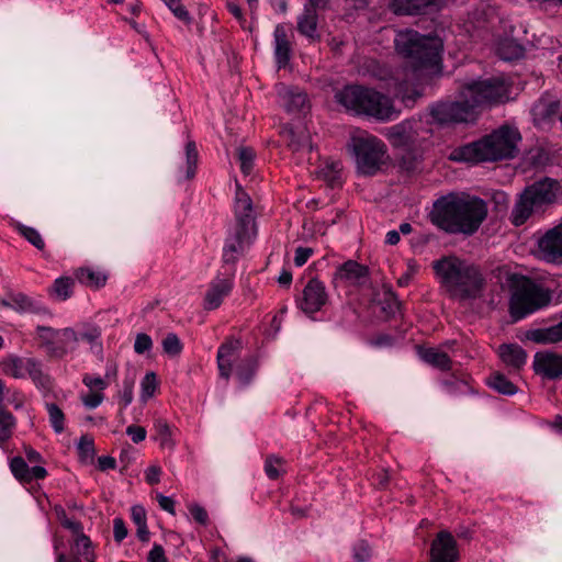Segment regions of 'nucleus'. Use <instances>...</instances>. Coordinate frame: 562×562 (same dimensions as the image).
<instances>
[{
  "label": "nucleus",
  "mask_w": 562,
  "mask_h": 562,
  "mask_svg": "<svg viewBox=\"0 0 562 562\" xmlns=\"http://www.w3.org/2000/svg\"><path fill=\"white\" fill-rule=\"evenodd\" d=\"M394 45L406 61L405 78L398 82L396 94L406 106H413L423 95L419 85L429 72L439 69L443 43L437 35L405 29L396 32Z\"/></svg>",
  "instance_id": "obj_1"
},
{
  "label": "nucleus",
  "mask_w": 562,
  "mask_h": 562,
  "mask_svg": "<svg viewBox=\"0 0 562 562\" xmlns=\"http://www.w3.org/2000/svg\"><path fill=\"white\" fill-rule=\"evenodd\" d=\"M487 216L486 203L476 196L450 193L434 202L430 222L449 234L473 235Z\"/></svg>",
  "instance_id": "obj_2"
},
{
  "label": "nucleus",
  "mask_w": 562,
  "mask_h": 562,
  "mask_svg": "<svg viewBox=\"0 0 562 562\" xmlns=\"http://www.w3.org/2000/svg\"><path fill=\"white\" fill-rule=\"evenodd\" d=\"M434 269L452 299L465 301L482 296L485 278L477 266L457 257H447L435 261Z\"/></svg>",
  "instance_id": "obj_3"
},
{
  "label": "nucleus",
  "mask_w": 562,
  "mask_h": 562,
  "mask_svg": "<svg viewBox=\"0 0 562 562\" xmlns=\"http://www.w3.org/2000/svg\"><path fill=\"white\" fill-rule=\"evenodd\" d=\"M520 134L516 128L502 126L480 140L456 149L451 158L460 161H497L515 157Z\"/></svg>",
  "instance_id": "obj_4"
},
{
  "label": "nucleus",
  "mask_w": 562,
  "mask_h": 562,
  "mask_svg": "<svg viewBox=\"0 0 562 562\" xmlns=\"http://www.w3.org/2000/svg\"><path fill=\"white\" fill-rule=\"evenodd\" d=\"M335 101L346 111L367 115L379 121H390L398 116L390 97L360 85H349L335 92Z\"/></svg>",
  "instance_id": "obj_5"
},
{
  "label": "nucleus",
  "mask_w": 562,
  "mask_h": 562,
  "mask_svg": "<svg viewBox=\"0 0 562 562\" xmlns=\"http://www.w3.org/2000/svg\"><path fill=\"white\" fill-rule=\"evenodd\" d=\"M509 289V312L514 321L547 307L552 300L550 289L528 277L512 276Z\"/></svg>",
  "instance_id": "obj_6"
},
{
  "label": "nucleus",
  "mask_w": 562,
  "mask_h": 562,
  "mask_svg": "<svg viewBox=\"0 0 562 562\" xmlns=\"http://www.w3.org/2000/svg\"><path fill=\"white\" fill-rule=\"evenodd\" d=\"M359 175L372 177L390 164L387 147L383 140L366 132L356 131L347 144Z\"/></svg>",
  "instance_id": "obj_7"
},
{
  "label": "nucleus",
  "mask_w": 562,
  "mask_h": 562,
  "mask_svg": "<svg viewBox=\"0 0 562 562\" xmlns=\"http://www.w3.org/2000/svg\"><path fill=\"white\" fill-rule=\"evenodd\" d=\"M561 194V186L555 179L543 178L533 182L516 201L510 214L512 223L515 226L525 224L533 212L557 203Z\"/></svg>",
  "instance_id": "obj_8"
},
{
  "label": "nucleus",
  "mask_w": 562,
  "mask_h": 562,
  "mask_svg": "<svg viewBox=\"0 0 562 562\" xmlns=\"http://www.w3.org/2000/svg\"><path fill=\"white\" fill-rule=\"evenodd\" d=\"M510 90L512 83L504 77L472 80L463 85V95L470 97L477 110L507 102Z\"/></svg>",
  "instance_id": "obj_9"
},
{
  "label": "nucleus",
  "mask_w": 562,
  "mask_h": 562,
  "mask_svg": "<svg viewBox=\"0 0 562 562\" xmlns=\"http://www.w3.org/2000/svg\"><path fill=\"white\" fill-rule=\"evenodd\" d=\"M430 114L439 124H458L474 122L479 110L470 97L463 95V86L454 101H445L434 104Z\"/></svg>",
  "instance_id": "obj_10"
},
{
  "label": "nucleus",
  "mask_w": 562,
  "mask_h": 562,
  "mask_svg": "<svg viewBox=\"0 0 562 562\" xmlns=\"http://www.w3.org/2000/svg\"><path fill=\"white\" fill-rule=\"evenodd\" d=\"M427 131L417 120H406L386 130L385 136L396 148H413L420 144Z\"/></svg>",
  "instance_id": "obj_11"
},
{
  "label": "nucleus",
  "mask_w": 562,
  "mask_h": 562,
  "mask_svg": "<svg viewBox=\"0 0 562 562\" xmlns=\"http://www.w3.org/2000/svg\"><path fill=\"white\" fill-rule=\"evenodd\" d=\"M328 302V294L323 282L318 279H311L303 289L302 299L299 301L300 308L307 315H312Z\"/></svg>",
  "instance_id": "obj_12"
},
{
  "label": "nucleus",
  "mask_w": 562,
  "mask_h": 562,
  "mask_svg": "<svg viewBox=\"0 0 562 562\" xmlns=\"http://www.w3.org/2000/svg\"><path fill=\"white\" fill-rule=\"evenodd\" d=\"M235 218L234 228L256 233L252 201L239 184L235 195Z\"/></svg>",
  "instance_id": "obj_13"
},
{
  "label": "nucleus",
  "mask_w": 562,
  "mask_h": 562,
  "mask_svg": "<svg viewBox=\"0 0 562 562\" xmlns=\"http://www.w3.org/2000/svg\"><path fill=\"white\" fill-rule=\"evenodd\" d=\"M0 305L11 308L20 314H49V311L43 304L22 292H8L2 299H0Z\"/></svg>",
  "instance_id": "obj_14"
},
{
  "label": "nucleus",
  "mask_w": 562,
  "mask_h": 562,
  "mask_svg": "<svg viewBox=\"0 0 562 562\" xmlns=\"http://www.w3.org/2000/svg\"><path fill=\"white\" fill-rule=\"evenodd\" d=\"M538 248L546 261L562 263V222L538 240Z\"/></svg>",
  "instance_id": "obj_15"
},
{
  "label": "nucleus",
  "mask_w": 562,
  "mask_h": 562,
  "mask_svg": "<svg viewBox=\"0 0 562 562\" xmlns=\"http://www.w3.org/2000/svg\"><path fill=\"white\" fill-rule=\"evenodd\" d=\"M256 233L233 228L223 248V260L225 263H235L244 254L246 247L251 243Z\"/></svg>",
  "instance_id": "obj_16"
},
{
  "label": "nucleus",
  "mask_w": 562,
  "mask_h": 562,
  "mask_svg": "<svg viewBox=\"0 0 562 562\" xmlns=\"http://www.w3.org/2000/svg\"><path fill=\"white\" fill-rule=\"evenodd\" d=\"M368 278V268L355 260H348L340 265L333 278L335 286L360 285Z\"/></svg>",
  "instance_id": "obj_17"
},
{
  "label": "nucleus",
  "mask_w": 562,
  "mask_h": 562,
  "mask_svg": "<svg viewBox=\"0 0 562 562\" xmlns=\"http://www.w3.org/2000/svg\"><path fill=\"white\" fill-rule=\"evenodd\" d=\"M457 542L448 531H440L431 543L430 562H456Z\"/></svg>",
  "instance_id": "obj_18"
},
{
  "label": "nucleus",
  "mask_w": 562,
  "mask_h": 562,
  "mask_svg": "<svg viewBox=\"0 0 562 562\" xmlns=\"http://www.w3.org/2000/svg\"><path fill=\"white\" fill-rule=\"evenodd\" d=\"M537 374L549 380H558L562 376V356L554 352H537L532 363Z\"/></svg>",
  "instance_id": "obj_19"
},
{
  "label": "nucleus",
  "mask_w": 562,
  "mask_h": 562,
  "mask_svg": "<svg viewBox=\"0 0 562 562\" xmlns=\"http://www.w3.org/2000/svg\"><path fill=\"white\" fill-rule=\"evenodd\" d=\"M443 0H391L390 9L396 15H418L437 9Z\"/></svg>",
  "instance_id": "obj_20"
},
{
  "label": "nucleus",
  "mask_w": 562,
  "mask_h": 562,
  "mask_svg": "<svg viewBox=\"0 0 562 562\" xmlns=\"http://www.w3.org/2000/svg\"><path fill=\"white\" fill-rule=\"evenodd\" d=\"M233 289L231 279H215L210 283L204 296V308L213 311L222 304L225 296H227Z\"/></svg>",
  "instance_id": "obj_21"
},
{
  "label": "nucleus",
  "mask_w": 562,
  "mask_h": 562,
  "mask_svg": "<svg viewBox=\"0 0 562 562\" xmlns=\"http://www.w3.org/2000/svg\"><path fill=\"white\" fill-rule=\"evenodd\" d=\"M241 342L239 339L231 338L217 351V367L220 375L228 380L232 373L233 360L236 352L240 349Z\"/></svg>",
  "instance_id": "obj_22"
},
{
  "label": "nucleus",
  "mask_w": 562,
  "mask_h": 562,
  "mask_svg": "<svg viewBox=\"0 0 562 562\" xmlns=\"http://www.w3.org/2000/svg\"><path fill=\"white\" fill-rule=\"evenodd\" d=\"M273 36L276 63L278 68L281 69L284 68L291 59L292 44L282 24L276 26Z\"/></svg>",
  "instance_id": "obj_23"
},
{
  "label": "nucleus",
  "mask_w": 562,
  "mask_h": 562,
  "mask_svg": "<svg viewBox=\"0 0 562 562\" xmlns=\"http://www.w3.org/2000/svg\"><path fill=\"white\" fill-rule=\"evenodd\" d=\"M277 91L281 105L288 112L301 111L306 104V94L297 88L279 85Z\"/></svg>",
  "instance_id": "obj_24"
},
{
  "label": "nucleus",
  "mask_w": 562,
  "mask_h": 562,
  "mask_svg": "<svg viewBox=\"0 0 562 562\" xmlns=\"http://www.w3.org/2000/svg\"><path fill=\"white\" fill-rule=\"evenodd\" d=\"M503 363L514 371H519L527 361V352L517 344H503L498 347Z\"/></svg>",
  "instance_id": "obj_25"
},
{
  "label": "nucleus",
  "mask_w": 562,
  "mask_h": 562,
  "mask_svg": "<svg viewBox=\"0 0 562 562\" xmlns=\"http://www.w3.org/2000/svg\"><path fill=\"white\" fill-rule=\"evenodd\" d=\"M75 278L83 285L91 289L103 288L108 276L102 271H97L88 267L78 268L75 271Z\"/></svg>",
  "instance_id": "obj_26"
},
{
  "label": "nucleus",
  "mask_w": 562,
  "mask_h": 562,
  "mask_svg": "<svg viewBox=\"0 0 562 562\" xmlns=\"http://www.w3.org/2000/svg\"><path fill=\"white\" fill-rule=\"evenodd\" d=\"M317 30V12L311 5H304V12L297 18V31L310 38H314Z\"/></svg>",
  "instance_id": "obj_27"
},
{
  "label": "nucleus",
  "mask_w": 562,
  "mask_h": 562,
  "mask_svg": "<svg viewBox=\"0 0 562 562\" xmlns=\"http://www.w3.org/2000/svg\"><path fill=\"white\" fill-rule=\"evenodd\" d=\"M36 331L38 338L43 341L52 355L56 357H63L67 353L66 348L56 346L59 330H55L54 328L47 326H37Z\"/></svg>",
  "instance_id": "obj_28"
},
{
  "label": "nucleus",
  "mask_w": 562,
  "mask_h": 562,
  "mask_svg": "<svg viewBox=\"0 0 562 562\" xmlns=\"http://www.w3.org/2000/svg\"><path fill=\"white\" fill-rule=\"evenodd\" d=\"M283 135L292 150L299 151L305 148L308 150L312 149L310 134L304 128L299 131H294L292 128L284 130Z\"/></svg>",
  "instance_id": "obj_29"
},
{
  "label": "nucleus",
  "mask_w": 562,
  "mask_h": 562,
  "mask_svg": "<svg viewBox=\"0 0 562 562\" xmlns=\"http://www.w3.org/2000/svg\"><path fill=\"white\" fill-rule=\"evenodd\" d=\"M422 359L431 364L435 368L440 370H449L451 366V360L447 353L435 349V348H426L420 350Z\"/></svg>",
  "instance_id": "obj_30"
},
{
  "label": "nucleus",
  "mask_w": 562,
  "mask_h": 562,
  "mask_svg": "<svg viewBox=\"0 0 562 562\" xmlns=\"http://www.w3.org/2000/svg\"><path fill=\"white\" fill-rule=\"evenodd\" d=\"M1 368L7 375L14 379H23L26 376V359L9 357L1 362Z\"/></svg>",
  "instance_id": "obj_31"
},
{
  "label": "nucleus",
  "mask_w": 562,
  "mask_h": 562,
  "mask_svg": "<svg viewBox=\"0 0 562 562\" xmlns=\"http://www.w3.org/2000/svg\"><path fill=\"white\" fill-rule=\"evenodd\" d=\"M487 384L504 395H514L517 393V386L499 372L491 374L487 380Z\"/></svg>",
  "instance_id": "obj_32"
},
{
  "label": "nucleus",
  "mask_w": 562,
  "mask_h": 562,
  "mask_svg": "<svg viewBox=\"0 0 562 562\" xmlns=\"http://www.w3.org/2000/svg\"><path fill=\"white\" fill-rule=\"evenodd\" d=\"M74 283V279L69 277L57 278L49 289V293L56 299L65 301L71 296Z\"/></svg>",
  "instance_id": "obj_33"
},
{
  "label": "nucleus",
  "mask_w": 562,
  "mask_h": 562,
  "mask_svg": "<svg viewBox=\"0 0 562 562\" xmlns=\"http://www.w3.org/2000/svg\"><path fill=\"white\" fill-rule=\"evenodd\" d=\"M75 550L78 555H81L86 559L87 562H95V554L92 550V542L88 536H86L82 530L79 532H75Z\"/></svg>",
  "instance_id": "obj_34"
},
{
  "label": "nucleus",
  "mask_w": 562,
  "mask_h": 562,
  "mask_svg": "<svg viewBox=\"0 0 562 562\" xmlns=\"http://www.w3.org/2000/svg\"><path fill=\"white\" fill-rule=\"evenodd\" d=\"M236 155L241 172L245 176L250 175L254 169L256 158L254 149L250 147L240 146L237 148Z\"/></svg>",
  "instance_id": "obj_35"
},
{
  "label": "nucleus",
  "mask_w": 562,
  "mask_h": 562,
  "mask_svg": "<svg viewBox=\"0 0 562 562\" xmlns=\"http://www.w3.org/2000/svg\"><path fill=\"white\" fill-rule=\"evenodd\" d=\"M79 340H85L93 348L101 337V328L91 323L82 324L77 330Z\"/></svg>",
  "instance_id": "obj_36"
},
{
  "label": "nucleus",
  "mask_w": 562,
  "mask_h": 562,
  "mask_svg": "<svg viewBox=\"0 0 562 562\" xmlns=\"http://www.w3.org/2000/svg\"><path fill=\"white\" fill-rule=\"evenodd\" d=\"M46 409L49 417V423L55 430V432L60 434L64 431L65 427V414L63 411L54 403H47Z\"/></svg>",
  "instance_id": "obj_37"
},
{
  "label": "nucleus",
  "mask_w": 562,
  "mask_h": 562,
  "mask_svg": "<svg viewBox=\"0 0 562 562\" xmlns=\"http://www.w3.org/2000/svg\"><path fill=\"white\" fill-rule=\"evenodd\" d=\"M265 472L271 480H277L285 472L284 461L277 456H269L265 462Z\"/></svg>",
  "instance_id": "obj_38"
},
{
  "label": "nucleus",
  "mask_w": 562,
  "mask_h": 562,
  "mask_svg": "<svg viewBox=\"0 0 562 562\" xmlns=\"http://www.w3.org/2000/svg\"><path fill=\"white\" fill-rule=\"evenodd\" d=\"M257 369L256 361L251 358L243 360L237 368V378L243 385L248 384Z\"/></svg>",
  "instance_id": "obj_39"
},
{
  "label": "nucleus",
  "mask_w": 562,
  "mask_h": 562,
  "mask_svg": "<svg viewBox=\"0 0 562 562\" xmlns=\"http://www.w3.org/2000/svg\"><path fill=\"white\" fill-rule=\"evenodd\" d=\"M499 56L505 60L519 58L524 55V48L513 41H505L498 47Z\"/></svg>",
  "instance_id": "obj_40"
},
{
  "label": "nucleus",
  "mask_w": 562,
  "mask_h": 562,
  "mask_svg": "<svg viewBox=\"0 0 562 562\" xmlns=\"http://www.w3.org/2000/svg\"><path fill=\"white\" fill-rule=\"evenodd\" d=\"M158 386L157 376L154 372H147L140 383V400L147 402L154 396Z\"/></svg>",
  "instance_id": "obj_41"
},
{
  "label": "nucleus",
  "mask_w": 562,
  "mask_h": 562,
  "mask_svg": "<svg viewBox=\"0 0 562 562\" xmlns=\"http://www.w3.org/2000/svg\"><path fill=\"white\" fill-rule=\"evenodd\" d=\"M162 350L170 357H177L182 351V342L175 333H168L161 341Z\"/></svg>",
  "instance_id": "obj_42"
},
{
  "label": "nucleus",
  "mask_w": 562,
  "mask_h": 562,
  "mask_svg": "<svg viewBox=\"0 0 562 562\" xmlns=\"http://www.w3.org/2000/svg\"><path fill=\"white\" fill-rule=\"evenodd\" d=\"M16 228L19 233L38 250H43L45 248V243L35 228L22 224H18Z\"/></svg>",
  "instance_id": "obj_43"
},
{
  "label": "nucleus",
  "mask_w": 562,
  "mask_h": 562,
  "mask_svg": "<svg viewBox=\"0 0 562 562\" xmlns=\"http://www.w3.org/2000/svg\"><path fill=\"white\" fill-rule=\"evenodd\" d=\"M14 425L13 415L5 409H0V442L10 438Z\"/></svg>",
  "instance_id": "obj_44"
},
{
  "label": "nucleus",
  "mask_w": 562,
  "mask_h": 562,
  "mask_svg": "<svg viewBox=\"0 0 562 562\" xmlns=\"http://www.w3.org/2000/svg\"><path fill=\"white\" fill-rule=\"evenodd\" d=\"M13 475L21 482H30V467L22 457H14L10 462Z\"/></svg>",
  "instance_id": "obj_45"
},
{
  "label": "nucleus",
  "mask_w": 562,
  "mask_h": 562,
  "mask_svg": "<svg viewBox=\"0 0 562 562\" xmlns=\"http://www.w3.org/2000/svg\"><path fill=\"white\" fill-rule=\"evenodd\" d=\"M186 156H187V178L191 179L195 173V167L198 162V149L196 145L193 140H189L186 145Z\"/></svg>",
  "instance_id": "obj_46"
},
{
  "label": "nucleus",
  "mask_w": 562,
  "mask_h": 562,
  "mask_svg": "<svg viewBox=\"0 0 562 562\" xmlns=\"http://www.w3.org/2000/svg\"><path fill=\"white\" fill-rule=\"evenodd\" d=\"M57 339L60 341L61 346L60 347H64L67 349V351L69 350L68 349V346H70V349H74V347L78 344L79 341V338H78V333L77 330L72 329V328H64L61 330H59L58 333V337Z\"/></svg>",
  "instance_id": "obj_47"
},
{
  "label": "nucleus",
  "mask_w": 562,
  "mask_h": 562,
  "mask_svg": "<svg viewBox=\"0 0 562 562\" xmlns=\"http://www.w3.org/2000/svg\"><path fill=\"white\" fill-rule=\"evenodd\" d=\"M55 513L63 527L69 529L72 533L82 530L81 522L69 519L67 517L66 510L61 506H55Z\"/></svg>",
  "instance_id": "obj_48"
},
{
  "label": "nucleus",
  "mask_w": 562,
  "mask_h": 562,
  "mask_svg": "<svg viewBox=\"0 0 562 562\" xmlns=\"http://www.w3.org/2000/svg\"><path fill=\"white\" fill-rule=\"evenodd\" d=\"M133 389H134V380L133 379H124L122 390L119 393L121 411L127 407L133 401Z\"/></svg>",
  "instance_id": "obj_49"
},
{
  "label": "nucleus",
  "mask_w": 562,
  "mask_h": 562,
  "mask_svg": "<svg viewBox=\"0 0 562 562\" xmlns=\"http://www.w3.org/2000/svg\"><path fill=\"white\" fill-rule=\"evenodd\" d=\"M80 400L87 408L93 409L102 404L104 401V393L89 390L88 393H82L80 395Z\"/></svg>",
  "instance_id": "obj_50"
},
{
  "label": "nucleus",
  "mask_w": 562,
  "mask_h": 562,
  "mask_svg": "<svg viewBox=\"0 0 562 562\" xmlns=\"http://www.w3.org/2000/svg\"><path fill=\"white\" fill-rule=\"evenodd\" d=\"M353 558L357 562H368L371 558V549L367 541L360 540L353 547Z\"/></svg>",
  "instance_id": "obj_51"
},
{
  "label": "nucleus",
  "mask_w": 562,
  "mask_h": 562,
  "mask_svg": "<svg viewBox=\"0 0 562 562\" xmlns=\"http://www.w3.org/2000/svg\"><path fill=\"white\" fill-rule=\"evenodd\" d=\"M153 347V340L149 335L139 333L135 337L134 351L138 355H143L149 351Z\"/></svg>",
  "instance_id": "obj_52"
},
{
  "label": "nucleus",
  "mask_w": 562,
  "mask_h": 562,
  "mask_svg": "<svg viewBox=\"0 0 562 562\" xmlns=\"http://www.w3.org/2000/svg\"><path fill=\"white\" fill-rule=\"evenodd\" d=\"M82 383L89 390L99 391V392H103L108 386V383L104 379H102L101 376H94L91 374H85L82 378Z\"/></svg>",
  "instance_id": "obj_53"
},
{
  "label": "nucleus",
  "mask_w": 562,
  "mask_h": 562,
  "mask_svg": "<svg viewBox=\"0 0 562 562\" xmlns=\"http://www.w3.org/2000/svg\"><path fill=\"white\" fill-rule=\"evenodd\" d=\"M526 338L536 344H542V345L552 344L546 328L530 329L526 333Z\"/></svg>",
  "instance_id": "obj_54"
},
{
  "label": "nucleus",
  "mask_w": 562,
  "mask_h": 562,
  "mask_svg": "<svg viewBox=\"0 0 562 562\" xmlns=\"http://www.w3.org/2000/svg\"><path fill=\"white\" fill-rule=\"evenodd\" d=\"M27 371L26 374L32 378L34 382L44 383L46 376L43 374L41 366L34 359H26Z\"/></svg>",
  "instance_id": "obj_55"
},
{
  "label": "nucleus",
  "mask_w": 562,
  "mask_h": 562,
  "mask_svg": "<svg viewBox=\"0 0 562 562\" xmlns=\"http://www.w3.org/2000/svg\"><path fill=\"white\" fill-rule=\"evenodd\" d=\"M189 512L192 515L193 519L205 526L209 522V515L204 507L199 504H192L189 506Z\"/></svg>",
  "instance_id": "obj_56"
},
{
  "label": "nucleus",
  "mask_w": 562,
  "mask_h": 562,
  "mask_svg": "<svg viewBox=\"0 0 562 562\" xmlns=\"http://www.w3.org/2000/svg\"><path fill=\"white\" fill-rule=\"evenodd\" d=\"M78 450L85 457H90V458L93 457V454H94L93 440L87 436H82L78 443Z\"/></svg>",
  "instance_id": "obj_57"
},
{
  "label": "nucleus",
  "mask_w": 562,
  "mask_h": 562,
  "mask_svg": "<svg viewBox=\"0 0 562 562\" xmlns=\"http://www.w3.org/2000/svg\"><path fill=\"white\" fill-rule=\"evenodd\" d=\"M113 533L116 542L123 541L127 536V529L122 518H115L113 520Z\"/></svg>",
  "instance_id": "obj_58"
},
{
  "label": "nucleus",
  "mask_w": 562,
  "mask_h": 562,
  "mask_svg": "<svg viewBox=\"0 0 562 562\" xmlns=\"http://www.w3.org/2000/svg\"><path fill=\"white\" fill-rule=\"evenodd\" d=\"M313 249L308 247H297L295 250L294 263L297 267H302L306 263L308 258L312 256Z\"/></svg>",
  "instance_id": "obj_59"
},
{
  "label": "nucleus",
  "mask_w": 562,
  "mask_h": 562,
  "mask_svg": "<svg viewBox=\"0 0 562 562\" xmlns=\"http://www.w3.org/2000/svg\"><path fill=\"white\" fill-rule=\"evenodd\" d=\"M126 432L135 443H138L146 438V430L140 426L131 425L127 427Z\"/></svg>",
  "instance_id": "obj_60"
},
{
  "label": "nucleus",
  "mask_w": 562,
  "mask_h": 562,
  "mask_svg": "<svg viewBox=\"0 0 562 562\" xmlns=\"http://www.w3.org/2000/svg\"><path fill=\"white\" fill-rule=\"evenodd\" d=\"M131 516L136 526L146 524V510L143 506H133L131 509Z\"/></svg>",
  "instance_id": "obj_61"
},
{
  "label": "nucleus",
  "mask_w": 562,
  "mask_h": 562,
  "mask_svg": "<svg viewBox=\"0 0 562 562\" xmlns=\"http://www.w3.org/2000/svg\"><path fill=\"white\" fill-rule=\"evenodd\" d=\"M149 562H167L165 550L160 544H154L148 553Z\"/></svg>",
  "instance_id": "obj_62"
},
{
  "label": "nucleus",
  "mask_w": 562,
  "mask_h": 562,
  "mask_svg": "<svg viewBox=\"0 0 562 562\" xmlns=\"http://www.w3.org/2000/svg\"><path fill=\"white\" fill-rule=\"evenodd\" d=\"M7 398L8 402L13 405L15 409H20L24 404V397L23 395L16 391V390H8L7 391Z\"/></svg>",
  "instance_id": "obj_63"
},
{
  "label": "nucleus",
  "mask_w": 562,
  "mask_h": 562,
  "mask_svg": "<svg viewBox=\"0 0 562 562\" xmlns=\"http://www.w3.org/2000/svg\"><path fill=\"white\" fill-rule=\"evenodd\" d=\"M552 344H557L562 341V321L557 325L550 326L546 328Z\"/></svg>",
  "instance_id": "obj_64"
}]
</instances>
